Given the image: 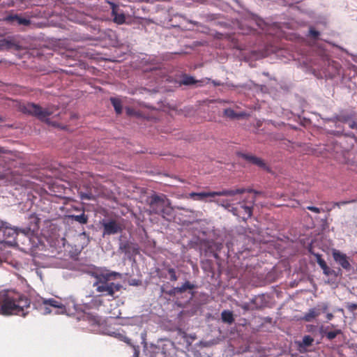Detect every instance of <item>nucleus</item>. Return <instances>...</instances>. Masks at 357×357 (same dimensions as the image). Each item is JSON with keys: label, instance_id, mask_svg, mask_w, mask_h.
I'll list each match as a JSON object with an SVG mask.
<instances>
[{"label": "nucleus", "instance_id": "f257e3e1", "mask_svg": "<svg viewBox=\"0 0 357 357\" xmlns=\"http://www.w3.org/2000/svg\"><path fill=\"white\" fill-rule=\"evenodd\" d=\"M0 314L25 317L30 309L31 302L25 295L15 289L0 291Z\"/></svg>", "mask_w": 357, "mask_h": 357}, {"label": "nucleus", "instance_id": "f03ea898", "mask_svg": "<svg viewBox=\"0 0 357 357\" xmlns=\"http://www.w3.org/2000/svg\"><path fill=\"white\" fill-rule=\"evenodd\" d=\"M29 221L28 226L20 229L23 237L22 243L23 247L21 249L26 253L36 256L37 250H42L45 247L39 237L35 234L39 229L40 218L35 214H31L29 217Z\"/></svg>", "mask_w": 357, "mask_h": 357}, {"label": "nucleus", "instance_id": "7ed1b4c3", "mask_svg": "<svg viewBox=\"0 0 357 357\" xmlns=\"http://www.w3.org/2000/svg\"><path fill=\"white\" fill-rule=\"evenodd\" d=\"M18 235L17 229L12 227L3 222L0 229V264L3 262L17 266V262L13 261L10 258V251L8 248L19 246L16 237Z\"/></svg>", "mask_w": 357, "mask_h": 357}, {"label": "nucleus", "instance_id": "20e7f679", "mask_svg": "<svg viewBox=\"0 0 357 357\" xmlns=\"http://www.w3.org/2000/svg\"><path fill=\"white\" fill-rule=\"evenodd\" d=\"M96 282L93 286L96 287L97 292L102 296H114L116 292L119 291L122 285L119 283H114L112 280L116 277H121V274L114 271H105L100 273H96L93 275Z\"/></svg>", "mask_w": 357, "mask_h": 357}, {"label": "nucleus", "instance_id": "39448f33", "mask_svg": "<svg viewBox=\"0 0 357 357\" xmlns=\"http://www.w3.org/2000/svg\"><path fill=\"white\" fill-rule=\"evenodd\" d=\"M33 307L42 314L51 313L63 314L67 312L66 303L61 298L36 297L33 301Z\"/></svg>", "mask_w": 357, "mask_h": 357}, {"label": "nucleus", "instance_id": "423d86ee", "mask_svg": "<svg viewBox=\"0 0 357 357\" xmlns=\"http://www.w3.org/2000/svg\"><path fill=\"white\" fill-rule=\"evenodd\" d=\"M246 191L243 189L235 190H224L217 192H190L188 194V197L194 200L204 201L207 197H214L215 196H234L237 194Z\"/></svg>", "mask_w": 357, "mask_h": 357}, {"label": "nucleus", "instance_id": "0eeeda50", "mask_svg": "<svg viewBox=\"0 0 357 357\" xmlns=\"http://www.w3.org/2000/svg\"><path fill=\"white\" fill-rule=\"evenodd\" d=\"M24 113H27L38 117L40 120L51 123L49 116L53 114L52 109L49 108H42L33 103H27L22 107Z\"/></svg>", "mask_w": 357, "mask_h": 357}, {"label": "nucleus", "instance_id": "6e6552de", "mask_svg": "<svg viewBox=\"0 0 357 357\" xmlns=\"http://www.w3.org/2000/svg\"><path fill=\"white\" fill-rule=\"evenodd\" d=\"M169 204L170 202L165 195H153L151 197L150 206L155 214L163 213L164 207Z\"/></svg>", "mask_w": 357, "mask_h": 357}, {"label": "nucleus", "instance_id": "1a4fd4ad", "mask_svg": "<svg viewBox=\"0 0 357 357\" xmlns=\"http://www.w3.org/2000/svg\"><path fill=\"white\" fill-rule=\"evenodd\" d=\"M328 305L326 303H321L317 305L315 307L310 308L303 317V319L305 321H312L318 317L321 313H325L328 311Z\"/></svg>", "mask_w": 357, "mask_h": 357}, {"label": "nucleus", "instance_id": "9d476101", "mask_svg": "<svg viewBox=\"0 0 357 357\" xmlns=\"http://www.w3.org/2000/svg\"><path fill=\"white\" fill-rule=\"evenodd\" d=\"M332 256L334 261L339 264L343 269L347 271L351 270V264L350 259L345 253L342 252L339 250H332Z\"/></svg>", "mask_w": 357, "mask_h": 357}, {"label": "nucleus", "instance_id": "9b49d317", "mask_svg": "<svg viewBox=\"0 0 357 357\" xmlns=\"http://www.w3.org/2000/svg\"><path fill=\"white\" fill-rule=\"evenodd\" d=\"M231 211L234 215L238 216L243 220L250 218L252 214V207L246 206L243 202H238V205L237 206L232 207Z\"/></svg>", "mask_w": 357, "mask_h": 357}, {"label": "nucleus", "instance_id": "f8f14e48", "mask_svg": "<svg viewBox=\"0 0 357 357\" xmlns=\"http://www.w3.org/2000/svg\"><path fill=\"white\" fill-rule=\"evenodd\" d=\"M338 121L347 123L351 129H357V114L355 113L342 114L336 117Z\"/></svg>", "mask_w": 357, "mask_h": 357}, {"label": "nucleus", "instance_id": "ddd939ff", "mask_svg": "<svg viewBox=\"0 0 357 357\" xmlns=\"http://www.w3.org/2000/svg\"><path fill=\"white\" fill-rule=\"evenodd\" d=\"M4 21L10 24H18L28 26L30 24V20L18 15H8L5 17Z\"/></svg>", "mask_w": 357, "mask_h": 357}, {"label": "nucleus", "instance_id": "4468645a", "mask_svg": "<svg viewBox=\"0 0 357 357\" xmlns=\"http://www.w3.org/2000/svg\"><path fill=\"white\" fill-rule=\"evenodd\" d=\"M104 235L115 234L121 231L120 225L114 220L103 223Z\"/></svg>", "mask_w": 357, "mask_h": 357}, {"label": "nucleus", "instance_id": "2eb2a0df", "mask_svg": "<svg viewBox=\"0 0 357 357\" xmlns=\"http://www.w3.org/2000/svg\"><path fill=\"white\" fill-rule=\"evenodd\" d=\"M239 155L251 163L256 165L262 169L268 170V166L260 158L245 153H239Z\"/></svg>", "mask_w": 357, "mask_h": 357}, {"label": "nucleus", "instance_id": "dca6fc26", "mask_svg": "<svg viewBox=\"0 0 357 357\" xmlns=\"http://www.w3.org/2000/svg\"><path fill=\"white\" fill-rule=\"evenodd\" d=\"M241 194H243V192L237 194L234 196H227L228 198L225 199H218L216 200V202L222 206V207L225 208L226 209H228L229 211H231V209L233 206L234 205V202L237 201L239 198L238 196Z\"/></svg>", "mask_w": 357, "mask_h": 357}, {"label": "nucleus", "instance_id": "f3484780", "mask_svg": "<svg viewBox=\"0 0 357 357\" xmlns=\"http://www.w3.org/2000/svg\"><path fill=\"white\" fill-rule=\"evenodd\" d=\"M112 16L113 17V20L115 23L118 24H122L126 21V17L123 12H119L117 6L112 3Z\"/></svg>", "mask_w": 357, "mask_h": 357}, {"label": "nucleus", "instance_id": "a211bd4d", "mask_svg": "<svg viewBox=\"0 0 357 357\" xmlns=\"http://www.w3.org/2000/svg\"><path fill=\"white\" fill-rule=\"evenodd\" d=\"M82 319L91 326H98L102 321L100 317L91 313H84Z\"/></svg>", "mask_w": 357, "mask_h": 357}, {"label": "nucleus", "instance_id": "6ab92c4d", "mask_svg": "<svg viewBox=\"0 0 357 357\" xmlns=\"http://www.w3.org/2000/svg\"><path fill=\"white\" fill-rule=\"evenodd\" d=\"M209 79H204L202 80H195V78L192 76H184L181 83L184 85H191L199 84V86H202L209 82Z\"/></svg>", "mask_w": 357, "mask_h": 357}, {"label": "nucleus", "instance_id": "aec40b11", "mask_svg": "<svg viewBox=\"0 0 357 357\" xmlns=\"http://www.w3.org/2000/svg\"><path fill=\"white\" fill-rule=\"evenodd\" d=\"M314 339L312 336H304L302 342H298V349L301 353H305L307 351V347L310 346L313 342Z\"/></svg>", "mask_w": 357, "mask_h": 357}, {"label": "nucleus", "instance_id": "412c9836", "mask_svg": "<svg viewBox=\"0 0 357 357\" xmlns=\"http://www.w3.org/2000/svg\"><path fill=\"white\" fill-rule=\"evenodd\" d=\"M224 114L230 119H238L246 116V113H236L233 109L229 108L224 110Z\"/></svg>", "mask_w": 357, "mask_h": 357}, {"label": "nucleus", "instance_id": "4be33fe9", "mask_svg": "<svg viewBox=\"0 0 357 357\" xmlns=\"http://www.w3.org/2000/svg\"><path fill=\"white\" fill-rule=\"evenodd\" d=\"M221 319L223 322L231 324L234 321L232 312L229 310H223L221 313Z\"/></svg>", "mask_w": 357, "mask_h": 357}, {"label": "nucleus", "instance_id": "5701e85b", "mask_svg": "<svg viewBox=\"0 0 357 357\" xmlns=\"http://www.w3.org/2000/svg\"><path fill=\"white\" fill-rule=\"evenodd\" d=\"M90 308H98L102 305V300L100 296L93 297L91 302L87 304Z\"/></svg>", "mask_w": 357, "mask_h": 357}, {"label": "nucleus", "instance_id": "b1692460", "mask_svg": "<svg viewBox=\"0 0 357 357\" xmlns=\"http://www.w3.org/2000/svg\"><path fill=\"white\" fill-rule=\"evenodd\" d=\"M110 101L117 114H121L122 112V105L121 102L119 99L116 98H111Z\"/></svg>", "mask_w": 357, "mask_h": 357}, {"label": "nucleus", "instance_id": "393cba45", "mask_svg": "<svg viewBox=\"0 0 357 357\" xmlns=\"http://www.w3.org/2000/svg\"><path fill=\"white\" fill-rule=\"evenodd\" d=\"M193 288H194V285L190 284L189 282L187 281L185 283H183L181 287H176L175 288V291L177 293H182V292L185 291L187 289H192Z\"/></svg>", "mask_w": 357, "mask_h": 357}, {"label": "nucleus", "instance_id": "a878e982", "mask_svg": "<svg viewBox=\"0 0 357 357\" xmlns=\"http://www.w3.org/2000/svg\"><path fill=\"white\" fill-rule=\"evenodd\" d=\"M72 218L81 224H85L87 222V217L84 215V213L72 215Z\"/></svg>", "mask_w": 357, "mask_h": 357}, {"label": "nucleus", "instance_id": "bb28decb", "mask_svg": "<svg viewBox=\"0 0 357 357\" xmlns=\"http://www.w3.org/2000/svg\"><path fill=\"white\" fill-rule=\"evenodd\" d=\"M161 343H163L162 346L159 345V348H162V352L165 354L166 353L165 347H172L174 345V343L167 340V339L161 340Z\"/></svg>", "mask_w": 357, "mask_h": 357}, {"label": "nucleus", "instance_id": "cd10ccee", "mask_svg": "<svg viewBox=\"0 0 357 357\" xmlns=\"http://www.w3.org/2000/svg\"><path fill=\"white\" fill-rule=\"evenodd\" d=\"M315 257L317 259V262L319 264V266L321 267V268H324V266H326L327 265L326 261H324V259H323L321 258V256L320 255L317 254V255H315Z\"/></svg>", "mask_w": 357, "mask_h": 357}, {"label": "nucleus", "instance_id": "c85d7f7f", "mask_svg": "<svg viewBox=\"0 0 357 357\" xmlns=\"http://www.w3.org/2000/svg\"><path fill=\"white\" fill-rule=\"evenodd\" d=\"M168 273L170 275V280H172V281H176L177 280L178 278L176 276V271L174 268H169L168 269Z\"/></svg>", "mask_w": 357, "mask_h": 357}, {"label": "nucleus", "instance_id": "c756f323", "mask_svg": "<svg viewBox=\"0 0 357 357\" xmlns=\"http://www.w3.org/2000/svg\"><path fill=\"white\" fill-rule=\"evenodd\" d=\"M323 270V273L325 275L329 276L333 273H335V271L331 270L327 265L321 268Z\"/></svg>", "mask_w": 357, "mask_h": 357}, {"label": "nucleus", "instance_id": "7c9ffc66", "mask_svg": "<svg viewBox=\"0 0 357 357\" xmlns=\"http://www.w3.org/2000/svg\"><path fill=\"white\" fill-rule=\"evenodd\" d=\"M346 307L350 312H354L357 309V304L353 303H347Z\"/></svg>", "mask_w": 357, "mask_h": 357}, {"label": "nucleus", "instance_id": "2f4dec72", "mask_svg": "<svg viewBox=\"0 0 357 357\" xmlns=\"http://www.w3.org/2000/svg\"><path fill=\"white\" fill-rule=\"evenodd\" d=\"M307 209L316 213H319L321 211L319 208L312 206H307Z\"/></svg>", "mask_w": 357, "mask_h": 357}, {"label": "nucleus", "instance_id": "473e14b6", "mask_svg": "<svg viewBox=\"0 0 357 357\" xmlns=\"http://www.w3.org/2000/svg\"><path fill=\"white\" fill-rule=\"evenodd\" d=\"M241 189L246 190V191L243 192V193H245V192H253L255 195L261 194V192L255 190H253L252 188H242Z\"/></svg>", "mask_w": 357, "mask_h": 357}, {"label": "nucleus", "instance_id": "72a5a7b5", "mask_svg": "<svg viewBox=\"0 0 357 357\" xmlns=\"http://www.w3.org/2000/svg\"><path fill=\"white\" fill-rule=\"evenodd\" d=\"M310 33L314 38H316V37H317L319 35V31H316V30H314L313 29H310Z\"/></svg>", "mask_w": 357, "mask_h": 357}, {"label": "nucleus", "instance_id": "f704fd0d", "mask_svg": "<svg viewBox=\"0 0 357 357\" xmlns=\"http://www.w3.org/2000/svg\"><path fill=\"white\" fill-rule=\"evenodd\" d=\"M249 303H243L241 305V308L243 309L244 310H250V306H249Z\"/></svg>", "mask_w": 357, "mask_h": 357}, {"label": "nucleus", "instance_id": "c9c22d12", "mask_svg": "<svg viewBox=\"0 0 357 357\" xmlns=\"http://www.w3.org/2000/svg\"><path fill=\"white\" fill-rule=\"evenodd\" d=\"M133 347H134V351H135L134 356L135 357H138L139 353V347L138 346L137 347L133 346Z\"/></svg>", "mask_w": 357, "mask_h": 357}, {"label": "nucleus", "instance_id": "e433bc0d", "mask_svg": "<svg viewBox=\"0 0 357 357\" xmlns=\"http://www.w3.org/2000/svg\"><path fill=\"white\" fill-rule=\"evenodd\" d=\"M199 345L202 347H208L210 346V343L209 342H202L201 341L199 342Z\"/></svg>", "mask_w": 357, "mask_h": 357}, {"label": "nucleus", "instance_id": "4c0bfd02", "mask_svg": "<svg viewBox=\"0 0 357 357\" xmlns=\"http://www.w3.org/2000/svg\"><path fill=\"white\" fill-rule=\"evenodd\" d=\"M326 319H327V320H328V321L331 320V319H332V318L333 317V314H331V313H328V312H326Z\"/></svg>", "mask_w": 357, "mask_h": 357}, {"label": "nucleus", "instance_id": "58836bf2", "mask_svg": "<svg viewBox=\"0 0 357 357\" xmlns=\"http://www.w3.org/2000/svg\"><path fill=\"white\" fill-rule=\"evenodd\" d=\"M2 43L3 44H6V45L10 47L12 45V43L10 41H8V40H4L2 41Z\"/></svg>", "mask_w": 357, "mask_h": 357}, {"label": "nucleus", "instance_id": "ea45409f", "mask_svg": "<svg viewBox=\"0 0 357 357\" xmlns=\"http://www.w3.org/2000/svg\"><path fill=\"white\" fill-rule=\"evenodd\" d=\"M355 202V200H350V201H344V202H340V206L341 205H344V204H349V203H351V202Z\"/></svg>", "mask_w": 357, "mask_h": 357}, {"label": "nucleus", "instance_id": "a19ab883", "mask_svg": "<svg viewBox=\"0 0 357 357\" xmlns=\"http://www.w3.org/2000/svg\"><path fill=\"white\" fill-rule=\"evenodd\" d=\"M195 337L196 336H192V335H190V336H183V338H190V340H194L195 339ZM188 339H186V342H188Z\"/></svg>", "mask_w": 357, "mask_h": 357}, {"label": "nucleus", "instance_id": "79ce46f5", "mask_svg": "<svg viewBox=\"0 0 357 357\" xmlns=\"http://www.w3.org/2000/svg\"><path fill=\"white\" fill-rule=\"evenodd\" d=\"M126 112L129 115H132L134 114V112L130 108H127L126 109Z\"/></svg>", "mask_w": 357, "mask_h": 357}, {"label": "nucleus", "instance_id": "37998d69", "mask_svg": "<svg viewBox=\"0 0 357 357\" xmlns=\"http://www.w3.org/2000/svg\"><path fill=\"white\" fill-rule=\"evenodd\" d=\"M212 82H213L214 86H220V85H222V83L220 82H218V81L213 80Z\"/></svg>", "mask_w": 357, "mask_h": 357}, {"label": "nucleus", "instance_id": "c03bdc74", "mask_svg": "<svg viewBox=\"0 0 357 357\" xmlns=\"http://www.w3.org/2000/svg\"><path fill=\"white\" fill-rule=\"evenodd\" d=\"M339 333H340V331H337V332H328L327 333V335H338Z\"/></svg>", "mask_w": 357, "mask_h": 357}, {"label": "nucleus", "instance_id": "a18cd8bd", "mask_svg": "<svg viewBox=\"0 0 357 357\" xmlns=\"http://www.w3.org/2000/svg\"><path fill=\"white\" fill-rule=\"evenodd\" d=\"M82 199H91V196L90 195H82Z\"/></svg>", "mask_w": 357, "mask_h": 357}, {"label": "nucleus", "instance_id": "49530a36", "mask_svg": "<svg viewBox=\"0 0 357 357\" xmlns=\"http://www.w3.org/2000/svg\"><path fill=\"white\" fill-rule=\"evenodd\" d=\"M121 337H123L124 339V341L129 343L128 342V338L127 336H120Z\"/></svg>", "mask_w": 357, "mask_h": 357}, {"label": "nucleus", "instance_id": "de8ad7c7", "mask_svg": "<svg viewBox=\"0 0 357 357\" xmlns=\"http://www.w3.org/2000/svg\"><path fill=\"white\" fill-rule=\"evenodd\" d=\"M336 336H332V335H330V336H327V337L329 339V340H332L333 339L334 337H335Z\"/></svg>", "mask_w": 357, "mask_h": 357}, {"label": "nucleus", "instance_id": "09e8293b", "mask_svg": "<svg viewBox=\"0 0 357 357\" xmlns=\"http://www.w3.org/2000/svg\"><path fill=\"white\" fill-rule=\"evenodd\" d=\"M334 206H340V203L335 202L334 203Z\"/></svg>", "mask_w": 357, "mask_h": 357}, {"label": "nucleus", "instance_id": "8fccbe9b", "mask_svg": "<svg viewBox=\"0 0 357 357\" xmlns=\"http://www.w3.org/2000/svg\"><path fill=\"white\" fill-rule=\"evenodd\" d=\"M144 340H145V339H144V336H142V342H144Z\"/></svg>", "mask_w": 357, "mask_h": 357}, {"label": "nucleus", "instance_id": "3c124183", "mask_svg": "<svg viewBox=\"0 0 357 357\" xmlns=\"http://www.w3.org/2000/svg\"><path fill=\"white\" fill-rule=\"evenodd\" d=\"M132 284H137V283H135V282H133Z\"/></svg>", "mask_w": 357, "mask_h": 357}, {"label": "nucleus", "instance_id": "603ef678", "mask_svg": "<svg viewBox=\"0 0 357 357\" xmlns=\"http://www.w3.org/2000/svg\"><path fill=\"white\" fill-rule=\"evenodd\" d=\"M339 311L343 312V310L342 309H339Z\"/></svg>", "mask_w": 357, "mask_h": 357}, {"label": "nucleus", "instance_id": "864d4df0", "mask_svg": "<svg viewBox=\"0 0 357 357\" xmlns=\"http://www.w3.org/2000/svg\"><path fill=\"white\" fill-rule=\"evenodd\" d=\"M248 33V32L243 31V34H245V33Z\"/></svg>", "mask_w": 357, "mask_h": 357}, {"label": "nucleus", "instance_id": "5fc2aeb1", "mask_svg": "<svg viewBox=\"0 0 357 357\" xmlns=\"http://www.w3.org/2000/svg\"><path fill=\"white\" fill-rule=\"evenodd\" d=\"M0 152H1V148L0 147Z\"/></svg>", "mask_w": 357, "mask_h": 357}, {"label": "nucleus", "instance_id": "6e6d98bb", "mask_svg": "<svg viewBox=\"0 0 357 357\" xmlns=\"http://www.w3.org/2000/svg\"><path fill=\"white\" fill-rule=\"evenodd\" d=\"M1 120H2L1 118H0V121H1Z\"/></svg>", "mask_w": 357, "mask_h": 357}]
</instances>
